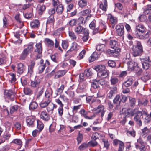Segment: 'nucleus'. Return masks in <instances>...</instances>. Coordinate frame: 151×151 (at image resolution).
<instances>
[{"mask_svg": "<svg viewBox=\"0 0 151 151\" xmlns=\"http://www.w3.org/2000/svg\"><path fill=\"white\" fill-rule=\"evenodd\" d=\"M94 69L98 72L97 77L101 78H106L109 76V72L104 65H98L95 66Z\"/></svg>", "mask_w": 151, "mask_h": 151, "instance_id": "nucleus-1", "label": "nucleus"}, {"mask_svg": "<svg viewBox=\"0 0 151 151\" xmlns=\"http://www.w3.org/2000/svg\"><path fill=\"white\" fill-rule=\"evenodd\" d=\"M133 47H135L133 55L135 57L139 55L142 52V47L140 42L136 41L134 42Z\"/></svg>", "mask_w": 151, "mask_h": 151, "instance_id": "nucleus-2", "label": "nucleus"}, {"mask_svg": "<svg viewBox=\"0 0 151 151\" xmlns=\"http://www.w3.org/2000/svg\"><path fill=\"white\" fill-rule=\"evenodd\" d=\"M36 48L34 50V52L35 53L37 54L36 56L35 59L37 60L40 59L42 56V44L40 43H39L36 44Z\"/></svg>", "mask_w": 151, "mask_h": 151, "instance_id": "nucleus-3", "label": "nucleus"}, {"mask_svg": "<svg viewBox=\"0 0 151 151\" xmlns=\"http://www.w3.org/2000/svg\"><path fill=\"white\" fill-rule=\"evenodd\" d=\"M30 86L31 88L35 89L37 91L39 88L42 87L40 79L37 78L35 79L34 80L31 81Z\"/></svg>", "mask_w": 151, "mask_h": 151, "instance_id": "nucleus-4", "label": "nucleus"}, {"mask_svg": "<svg viewBox=\"0 0 151 151\" xmlns=\"http://www.w3.org/2000/svg\"><path fill=\"white\" fill-rule=\"evenodd\" d=\"M145 31V28L142 24H139L136 26L135 28V35L136 37H138V36L144 33Z\"/></svg>", "mask_w": 151, "mask_h": 151, "instance_id": "nucleus-5", "label": "nucleus"}, {"mask_svg": "<svg viewBox=\"0 0 151 151\" xmlns=\"http://www.w3.org/2000/svg\"><path fill=\"white\" fill-rule=\"evenodd\" d=\"M15 93L11 90H6L4 91L5 96L12 101L14 99Z\"/></svg>", "mask_w": 151, "mask_h": 151, "instance_id": "nucleus-6", "label": "nucleus"}, {"mask_svg": "<svg viewBox=\"0 0 151 151\" xmlns=\"http://www.w3.org/2000/svg\"><path fill=\"white\" fill-rule=\"evenodd\" d=\"M120 113L121 115L122 114L125 117H129L132 116V109L130 108L126 109L123 108L120 111Z\"/></svg>", "mask_w": 151, "mask_h": 151, "instance_id": "nucleus-7", "label": "nucleus"}, {"mask_svg": "<svg viewBox=\"0 0 151 151\" xmlns=\"http://www.w3.org/2000/svg\"><path fill=\"white\" fill-rule=\"evenodd\" d=\"M35 122L36 119L34 117L31 116L26 118V122L27 125L29 127H34Z\"/></svg>", "mask_w": 151, "mask_h": 151, "instance_id": "nucleus-8", "label": "nucleus"}, {"mask_svg": "<svg viewBox=\"0 0 151 151\" xmlns=\"http://www.w3.org/2000/svg\"><path fill=\"white\" fill-rule=\"evenodd\" d=\"M40 118L44 121H48L50 120V117L46 111H43L40 113Z\"/></svg>", "mask_w": 151, "mask_h": 151, "instance_id": "nucleus-9", "label": "nucleus"}, {"mask_svg": "<svg viewBox=\"0 0 151 151\" xmlns=\"http://www.w3.org/2000/svg\"><path fill=\"white\" fill-rule=\"evenodd\" d=\"M124 26L122 25H119L116 26V29L117 34L118 35L122 36L124 35Z\"/></svg>", "mask_w": 151, "mask_h": 151, "instance_id": "nucleus-10", "label": "nucleus"}, {"mask_svg": "<svg viewBox=\"0 0 151 151\" xmlns=\"http://www.w3.org/2000/svg\"><path fill=\"white\" fill-rule=\"evenodd\" d=\"M126 58V60L127 61L128 70L132 71V61L131 57L130 56L129 54H127Z\"/></svg>", "mask_w": 151, "mask_h": 151, "instance_id": "nucleus-11", "label": "nucleus"}, {"mask_svg": "<svg viewBox=\"0 0 151 151\" xmlns=\"http://www.w3.org/2000/svg\"><path fill=\"white\" fill-rule=\"evenodd\" d=\"M117 88L116 86H113L110 88V91L108 94V96L109 98L112 97L116 93Z\"/></svg>", "mask_w": 151, "mask_h": 151, "instance_id": "nucleus-12", "label": "nucleus"}, {"mask_svg": "<svg viewBox=\"0 0 151 151\" xmlns=\"http://www.w3.org/2000/svg\"><path fill=\"white\" fill-rule=\"evenodd\" d=\"M109 44L112 48L117 50V49H120L119 47L118 43L116 40H110L109 42Z\"/></svg>", "mask_w": 151, "mask_h": 151, "instance_id": "nucleus-13", "label": "nucleus"}, {"mask_svg": "<svg viewBox=\"0 0 151 151\" xmlns=\"http://www.w3.org/2000/svg\"><path fill=\"white\" fill-rule=\"evenodd\" d=\"M142 116V114L139 112L136 115L134 118V120L136 122L137 124L139 127L141 126L142 124V122L140 119V117Z\"/></svg>", "mask_w": 151, "mask_h": 151, "instance_id": "nucleus-14", "label": "nucleus"}, {"mask_svg": "<svg viewBox=\"0 0 151 151\" xmlns=\"http://www.w3.org/2000/svg\"><path fill=\"white\" fill-rule=\"evenodd\" d=\"M120 95H117L113 100V102L114 104L116 105V107H115L116 109H118L119 105L120 104L121 101L120 100Z\"/></svg>", "mask_w": 151, "mask_h": 151, "instance_id": "nucleus-15", "label": "nucleus"}, {"mask_svg": "<svg viewBox=\"0 0 151 151\" xmlns=\"http://www.w3.org/2000/svg\"><path fill=\"white\" fill-rule=\"evenodd\" d=\"M17 73L19 74H22L25 69V66L23 64L20 63L18 64L17 67Z\"/></svg>", "mask_w": 151, "mask_h": 151, "instance_id": "nucleus-16", "label": "nucleus"}, {"mask_svg": "<svg viewBox=\"0 0 151 151\" xmlns=\"http://www.w3.org/2000/svg\"><path fill=\"white\" fill-rule=\"evenodd\" d=\"M10 136L11 134L9 132L5 133L0 139V142H2V143L4 142L5 140L9 139Z\"/></svg>", "mask_w": 151, "mask_h": 151, "instance_id": "nucleus-17", "label": "nucleus"}, {"mask_svg": "<svg viewBox=\"0 0 151 151\" xmlns=\"http://www.w3.org/2000/svg\"><path fill=\"white\" fill-rule=\"evenodd\" d=\"M81 47L76 42H74L73 43V45L71 48L68 50L67 52L68 53H69L70 52L73 50L77 51Z\"/></svg>", "mask_w": 151, "mask_h": 151, "instance_id": "nucleus-18", "label": "nucleus"}, {"mask_svg": "<svg viewBox=\"0 0 151 151\" xmlns=\"http://www.w3.org/2000/svg\"><path fill=\"white\" fill-rule=\"evenodd\" d=\"M133 71L135 73V76L137 77L141 76L143 70L140 67H136Z\"/></svg>", "mask_w": 151, "mask_h": 151, "instance_id": "nucleus-19", "label": "nucleus"}, {"mask_svg": "<svg viewBox=\"0 0 151 151\" xmlns=\"http://www.w3.org/2000/svg\"><path fill=\"white\" fill-rule=\"evenodd\" d=\"M91 10H90V9H88L81 11L80 13V14L81 15L84 16L87 15L86 18H88L90 17L91 16V15H89V14L91 13Z\"/></svg>", "mask_w": 151, "mask_h": 151, "instance_id": "nucleus-20", "label": "nucleus"}, {"mask_svg": "<svg viewBox=\"0 0 151 151\" xmlns=\"http://www.w3.org/2000/svg\"><path fill=\"white\" fill-rule=\"evenodd\" d=\"M120 51V49H117V50L114 49V50H112L110 49H108L106 52L109 54H113V55L117 56L119 54V52Z\"/></svg>", "mask_w": 151, "mask_h": 151, "instance_id": "nucleus-21", "label": "nucleus"}, {"mask_svg": "<svg viewBox=\"0 0 151 151\" xmlns=\"http://www.w3.org/2000/svg\"><path fill=\"white\" fill-rule=\"evenodd\" d=\"M99 57V55L96 52H94L89 58L90 62H92L97 59Z\"/></svg>", "mask_w": 151, "mask_h": 151, "instance_id": "nucleus-22", "label": "nucleus"}, {"mask_svg": "<svg viewBox=\"0 0 151 151\" xmlns=\"http://www.w3.org/2000/svg\"><path fill=\"white\" fill-rule=\"evenodd\" d=\"M106 43V41H105L104 44H101L100 45H98L96 46V49L97 50L101 52L104 51L106 47L105 44Z\"/></svg>", "mask_w": 151, "mask_h": 151, "instance_id": "nucleus-23", "label": "nucleus"}, {"mask_svg": "<svg viewBox=\"0 0 151 151\" xmlns=\"http://www.w3.org/2000/svg\"><path fill=\"white\" fill-rule=\"evenodd\" d=\"M107 6L106 0H103L102 2L100 4V8L104 11L106 10V7Z\"/></svg>", "mask_w": 151, "mask_h": 151, "instance_id": "nucleus-24", "label": "nucleus"}, {"mask_svg": "<svg viewBox=\"0 0 151 151\" xmlns=\"http://www.w3.org/2000/svg\"><path fill=\"white\" fill-rule=\"evenodd\" d=\"M57 106V105L52 103L50 104L47 107V110L48 112H50L51 114H52L54 108H56Z\"/></svg>", "mask_w": 151, "mask_h": 151, "instance_id": "nucleus-25", "label": "nucleus"}, {"mask_svg": "<svg viewBox=\"0 0 151 151\" xmlns=\"http://www.w3.org/2000/svg\"><path fill=\"white\" fill-rule=\"evenodd\" d=\"M40 24L39 20H35L31 22L30 26L32 28H37L39 27Z\"/></svg>", "mask_w": 151, "mask_h": 151, "instance_id": "nucleus-26", "label": "nucleus"}, {"mask_svg": "<svg viewBox=\"0 0 151 151\" xmlns=\"http://www.w3.org/2000/svg\"><path fill=\"white\" fill-rule=\"evenodd\" d=\"M66 72L65 70H59L56 73L55 76L54 78L55 79H57L59 77H62L64 75H65Z\"/></svg>", "mask_w": 151, "mask_h": 151, "instance_id": "nucleus-27", "label": "nucleus"}, {"mask_svg": "<svg viewBox=\"0 0 151 151\" xmlns=\"http://www.w3.org/2000/svg\"><path fill=\"white\" fill-rule=\"evenodd\" d=\"M151 34V31H148L145 34H141L140 36H138L137 37L142 39H145L148 38Z\"/></svg>", "mask_w": 151, "mask_h": 151, "instance_id": "nucleus-28", "label": "nucleus"}, {"mask_svg": "<svg viewBox=\"0 0 151 151\" xmlns=\"http://www.w3.org/2000/svg\"><path fill=\"white\" fill-rule=\"evenodd\" d=\"M19 108V106L16 105L11 106L10 108V113L13 114L14 112H17Z\"/></svg>", "mask_w": 151, "mask_h": 151, "instance_id": "nucleus-29", "label": "nucleus"}, {"mask_svg": "<svg viewBox=\"0 0 151 151\" xmlns=\"http://www.w3.org/2000/svg\"><path fill=\"white\" fill-rule=\"evenodd\" d=\"M45 41L46 42L48 46L50 48H52L55 45L53 41L48 38H45Z\"/></svg>", "mask_w": 151, "mask_h": 151, "instance_id": "nucleus-30", "label": "nucleus"}, {"mask_svg": "<svg viewBox=\"0 0 151 151\" xmlns=\"http://www.w3.org/2000/svg\"><path fill=\"white\" fill-rule=\"evenodd\" d=\"M38 104L35 101L31 102L29 106V109L31 110H33L37 108Z\"/></svg>", "mask_w": 151, "mask_h": 151, "instance_id": "nucleus-31", "label": "nucleus"}, {"mask_svg": "<svg viewBox=\"0 0 151 151\" xmlns=\"http://www.w3.org/2000/svg\"><path fill=\"white\" fill-rule=\"evenodd\" d=\"M29 53L27 52L26 50H23V52L20 55L19 59L22 60H23L27 57Z\"/></svg>", "mask_w": 151, "mask_h": 151, "instance_id": "nucleus-32", "label": "nucleus"}, {"mask_svg": "<svg viewBox=\"0 0 151 151\" xmlns=\"http://www.w3.org/2000/svg\"><path fill=\"white\" fill-rule=\"evenodd\" d=\"M51 101V99H47L46 101L41 102L39 104L40 106L42 108H45L48 105Z\"/></svg>", "mask_w": 151, "mask_h": 151, "instance_id": "nucleus-33", "label": "nucleus"}, {"mask_svg": "<svg viewBox=\"0 0 151 151\" xmlns=\"http://www.w3.org/2000/svg\"><path fill=\"white\" fill-rule=\"evenodd\" d=\"M69 115V118L71 120V122L74 123H77L78 122V117L77 116L74 115V114L71 115L68 113Z\"/></svg>", "mask_w": 151, "mask_h": 151, "instance_id": "nucleus-34", "label": "nucleus"}, {"mask_svg": "<svg viewBox=\"0 0 151 151\" xmlns=\"http://www.w3.org/2000/svg\"><path fill=\"white\" fill-rule=\"evenodd\" d=\"M100 25L99 28L100 29H104L105 30L106 28V22L102 20H101L99 22Z\"/></svg>", "mask_w": 151, "mask_h": 151, "instance_id": "nucleus-35", "label": "nucleus"}, {"mask_svg": "<svg viewBox=\"0 0 151 151\" xmlns=\"http://www.w3.org/2000/svg\"><path fill=\"white\" fill-rule=\"evenodd\" d=\"M143 13L146 14H151V5H147L144 9Z\"/></svg>", "mask_w": 151, "mask_h": 151, "instance_id": "nucleus-36", "label": "nucleus"}, {"mask_svg": "<svg viewBox=\"0 0 151 151\" xmlns=\"http://www.w3.org/2000/svg\"><path fill=\"white\" fill-rule=\"evenodd\" d=\"M110 81L111 85H114L118 83L119 80L117 78L115 77H111Z\"/></svg>", "mask_w": 151, "mask_h": 151, "instance_id": "nucleus-37", "label": "nucleus"}, {"mask_svg": "<svg viewBox=\"0 0 151 151\" xmlns=\"http://www.w3.org/2000/svg\"><path fill=\"white\" fill-rule=\"evenodd\" d=\"M150 74L146 71L144 74V76L141 77V79L144 82H146L150 78Z\"/></svg>", "mask_w": 151, "mask_h": 151, "instance_id": "nucleus-38", "label": "nucleus"}, {"mask_svg": "<svg viewBox=\"0 0 151 151\" xmlns=\"http://www.w3.org/2000/svg\"><path fill=\"white\" fill-rule=\"evenodd\" d=\"M37 128L39 129V132H41L43 129L44 124L41 122L39 120L37 121Z\"/></svg>", "mask_w": 151, "mask_h": 151, "instance_id": "nucleus-39", "label": "nucleus"}, {"mask_svg": "<svg viewBox=\"0 0 151 151\" xmlns=\"http://www.w3.org/2000/svg\"><path fill=\"white\" fill-rule=\"evenodd\" d=\"M84 73L85 76L87 77H89L92 74V70L90 68L86 69L84 71Z\"/></svg>", "mask_w": 151, "mask_h": 151, "instance_id": "nucleus-40", "label": "nucleus"}, {"mask_svg": "<svg viewBox=\"0 0 151 151\" xmlns=\"http://www.w3.org/2000/svg\"><path fill=\"white\" fill-rule=\"evenodd\" d=\"M63 10V7L61 4H59L56 8V11L58 14H61Z\"/></svg>", "mask_w": 151, "mask_h": 151, "instance_id": "nucleus-41", "label": "nucleus"}, {"mask_svg": "<svg viewBox=\"0 0 151 151\" xmlns=\"http://www.w3.org/2000/svg\"><path fill=\"white\" fill-rule=\"evenodd\" d=\"M55 19L54 15L50 16L47 19L46 24H54Z\"/></svg>", "mask_w": 151, "mask_h": 151, "instance_id": "nucleus-42", "label": "nucleus"}, {"mask_svg": "<svg viewBox=\"0 0 151 151\" xmlns=\"http://www.w3.org/2000/svg\"><path fill=\"white\" fill-rule=\"evenodd\" d=\"M25 46H27V47L24 49V50H26L27 52L29 54L33 50V44H31L26 45Z\"/></svg>", "mask_w": 151, "mask_h": 151, "instance_id": "nucleus-43", "label": "nucleus"}, {"mask_svg": "<svg viewBox=\"0 0 151 151\" xmlns=\"http://www.w3.org/2000/svg\"><path fill=\"white\" fill-rule=\"evenodd\" d=\"M98 83L96 79H94L91 82V87L94 89H96L99 86Z\"/></svg>", "mask_w": 151, "mask_h": 151, "instance_id": "nucleus-44", "label": "nucleus"}, {"mask_svg": "<svg viewBox=\"0 0 151 151\" xmlns=\"http://www.w3.org/2000/svg\"><path fill=\"white\" fill-rule=\"evenodd\" d=\"M52 94V91L51 89L46 91L45 92V96L46 98L51 99L50 98Z\"/></svg>", "mask_w": 151, "mask_h": 151, "instance_id": "nucleus-45", "label": "nucleus"}, {"mask_svg": "<svg viewBox=\"0 0 151 151\" xmlns=\"http://www.w3.org/2000/svg\"><path fill=\"white\" fill-rule=\"evenodd\" d=\"M87 3L86 0H80L78 2V5L80 7L83 8L87 5Z\"/></svg>", "mask_w": 151, "mask_h": 151, "instance_id": "nucleus-46", "label": "nucleus"}, {"mask_svg": "<svg viewBox=\"0 0 151 151\" xmlns=\"http://www.w3.org/2000/svg\"><path fill=\"white\" fill-rule=\"evenodd\" d=\"M83 27L80 25L76 27L75 29V32L78 34H80L82 32Z\"/></svg>", "mask_w": 151, "mask_h": 151, "instance_id": "nucleus-47", "label": "nucleus"}, {"mask_svg": "<svg viewBox=\"0 0 151 151\" xmlns=\"http://www.w3.org/2000/svg\"><path fill=\"white\" fill-rule=\"evenodd\" d=\"M132 84V79L129 78L126 81L123 83V86L126 87H128L130 86Z\"/></svg>", "mask_w": 151, "mask_h": 151, "instance_id": "nucleus-48", "label": "nucleus"}, {"mask_svg": "<svg viewBox=\"0 0 151 151\" xmlns=\"http://www.w3.org/2000/svg\"><path fill=\"white\" fill-rule=\"evenodd\" d=\"M148 102V101L147 99H144L139 101H138V104L140 106H145L147 105Z\"/></svg>", "mask_w": 151, "mask_h": 151, "instance_id": "nucleus-49", "label": "nucleus"}, {"mask_svg": "<svg viewBox=\"0 0 151 151\" xmlns=\"http://www.w3.org/2000/svg\"><path fill=\"white\" fill-rule=\"evenodd\" d=\"M12 142L17 144L18 145L20 146L21 147L22 145V142L21 140L19 139H14Z\"/></svg>", "mask_w": 151, "mask_h": 151, "instance_id": "nucleus-50", "label": "nucleus"}, {"mask_svg": "<svg viewBox=\"0 0 151 151\" xmlns=\"http://www.w3.org/2000/svg\"><path fill=\"white\" fill-rule=\"evenodd\" d=\"M110 21L111 24H116L117 22V19L116 17L110 15Z\"/></svg>", "mask_w": 151, "mask_h": 151, "instance_id": "nucleus-51", "label": "nucleus"}, {"mask_svg": "<svg viewBox=\"0 0 151 151\" xmlns=\"http://www.w3.org/2000/svg\"><path fill=\"white\" fill-rule=\"evenodd\" d=\"M150 132V130L147 127L141 129V134L143 135H147Z\"/></svg>", "mask_w": 151, "mask_h": 151, "instance_id": "nucleus-52", "label": "nucleus"}, {"mask_svg": "<svg viewBox=\"0 0 151 151\" xmlns=\"http://www.w3.org/2000/svg\"><path fill=\"white\" fill-rule=\"evenodd\" d=\"M143 68L146 70L148 69L150 66V65L147 62L142 63Z\"/></svg>", "mask_w": 151, "mask_h": 151, "instance_id": "nucleus-53", "label": "nucleus"}, {"mask_svg": "<svg viewBox=\"0 0 151 151\" xmlns=\"http://www.w3.org/2000/svg\"><path fill=\"white\" fill-rule=\"evenodd\" d=\"M98 109H99L101 108V109L100 110V111L101 113V121L102 120V117L103 116L104 113H105V111L104 110V106H99L97 107Z\"/></svg>", "mask_w": 151, "mask_h": 151, "instance_id": "nucleus-54", "label": "nucleus"}, {"mask_svg": "<svg viewBox=\"0 0 151 151\" xmlns=\"http://www.w3.org/2000/svg\"><path fill=\"white\" fill-rule=\"evenodd\" d=\"M88 143H84L81 144V145L79 147V149L81 150H82L86 148L88 146Z\"/></svg>", "mask_w": 151, "mask_h": 151, "instance_id": "nucleus-55", "label": "nucleus"}, {"mask_svg": "<svg viewBox=\"0 0 151 151\" xmlns=\"http://www.w3.org/2000/svg\"><path fill=\"white\" fill-rule=\"evenodd\" d=\"M96 140H93L89 142L88 143V145L92 147H94L97 146L98 145V143L96 141Z\"/></svg>", "mask_w": 151, "mask_h": 151, "instance_id": "nucleus-56", "label": "nucleus"}, {"mask_svg": "<svg viewBox=\"0 0 151 151\" xmlns=\"http://www.w3.org/2000/svg\"><path fill=\"white\" fill-rule=\"evenodd\" d=\"M76 21L78 23V24L79 25L83 24L85 22V21H84L83 17H80Z\"/></svg>", "mask_w": 151, "mask_h": 151, "instance_id": "nucleus-57", "label": "nucleus"}, {"mask_svg": "<svg viewBox=\"0 0 151 151\" xmlns=\"http://www.w3.org/2000/svg\"><path fill=\"white\" fill-rule=\"evenodd\" d=\"M50 57L52 60L54 62L57 63L58 59V54H55L50 56Z\"/></svg>", "mask_w": 151, "mask_h": 151, "instance_id": "nucleus-58", "label": "nucleus"}, {"mask_svg": "<svg viewBox=\"0 0 151 151\" xmlns=\"http://www.w3.org/2000/svg\"><path fill=\"white\" fill-rule=\"evenodd\" d=\"M25 94L27 95H30L32 93V90L29 88H26L24 90Z\"/></svg>", "mask_w": 151, "mask_h": 151, "instance_id": "nucleus-59", "label": "nucleus"}, {"mask_svg": "<svg viewBox=\"0 0 151 151\" xmlns=\"http://www.w3.org/2000/svg\"><path fill=\"white\" fill-rule=\"evenodd\" d=\"M62 45L63 48L64 49H66L68 47V42L66 40H62Z\"/></svg>", "mask_w": 151, "mask_h": 151, "instance_id": "nucleus-60", "label": "nucleus"}, {"mask_svg": "<svg viewBox=\"0 0 151 151\" xmlns=\"http://www.w3.org/2000/svg\"><path fill=\"white\" fill-rule=\"evenodd\" d=\"M83 134H80V132H79L77 138V140L78 141V144L81 142L83 139Z\"/></svg>", "mask_w": 151, "mask_h": 151, "instance_id": "nucleus-61", "label": "nucleus"}, {"mask_svg": "<svg viewBox=\"0 0 151 151\" xmlns=\"http://www.w3.org/2000/svg\"><path fill=\"white\" fill-rule=\"evenodd\" d=\"M100 134L97 132H95L93 134L91 137V138L93 140H96L99 138Z\"/></svg>", "mask_w": 151, "mask_h": 151, "instance_id": "nucleus-62", "label": "nucleus"}, {"mask_svg": "<svg viewBox=\"0 0 151 151\" xmlns=\"http://www.w3.org/2000/svg\"><path fill=\"white\" fill-rule=\"evenodd\" d=\"M7 58L5 56L0 57V65L5 63L7 61Z\"/></svg>", "mask_w": 151, "mask_h": 151, "instance_id": "nucleus-63", "label": "nucleus"}, {"mask_svg": "<svg viewBox=\"0 0 151 151\" xmlns=\"http://www.w3.org/2000/svg\"><path fill=\"white\" fill-rule=\"evenodd\" d=\"M108 65L109 67H114L116 66V63L114 61L109 60L108 61Z\"/></svg>", "mask_w": 151, "mask_h": 151, "instance_id": "nucleus-64", "label": "nucleus"}]
</instances>
